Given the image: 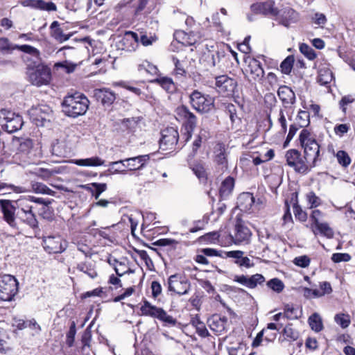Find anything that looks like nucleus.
I'll return each instance as SVG.
<instances>
[{"mask_svg": "<svg viewBox=\"0 0 355 355\" xmlns=\"http://www.w3.org/2000/svg\"><path fill=\"white\" fill-rule=\"evenodd\" d=\"M338 162L345 168H347L351 163V158L344 150H339L336 153Z\"/></svg>", "mask_w": 355, "mask_h": 355, "instance_id": "de8ad7c7", "label": "nucleus"}, {"mask_svg": "<svg viewBox=\"0 0 355 355\" xmlns=\"http://www.w3.org/2000/svg\"><path fill=\"white\" fill-rule=\"evenodd\" d=\"M332 73L329 70H320L318 77V82L321 85H326L332 80Z\"/></svg>", "mask_w": 355, "mask_h": 355, "instance_id": "a18cd8bd", "label": "nucleus"}, {"mask_svg": "<svg viewBox=\"0 0 355 355\" xmlns=\"http://www.w3.org/2000/svg\"><path fill=\"white\" fill-rule=\"evenodd\" d=\"M172 60L175 65V72L176 75L184 76L187 71L184 69V62L183 60H180L178 58L173 56Z\"/></svg>", "mask_w": 355, "mask_h": 355, "instance_id": "8fccbe9b", "label": "nucleus"}, {"mask_svg": "<svg viewBox=\"0 0 355 355\" xmlns=\"http://www.w3.org/2000/svg\"><path fill=\"white\" fill-rule=\"evenodd\" d=\"M246 73L248 80L253 83L261 81L264 76V71L261 63L256 59H251L249 61Z\"/></svg>", "mask_w": 355, "mask_h": 355, "instance_id": "dca6fc26", "label": "nucleus"}, {"mask_svg": "<svg viewBox=\"0 0 355 355\" xmlns=\"http://www.w3.org/2000/svg\"><path fill=\"white\" fill-rule=\"evenodd\" d=\"M310 261V259L306 255L297 257L293 260V263L296 266L302 268H306L309 266Z\"/></svg>", "mask_w": 355, "mask_h": 355, "instance_id": "680f3d73", "label": "nucleus"}, {"mask_svg": "<svg viewBox=\"0 0 355 355\" xmlns=\"http://www.w3.org/2000/svg\"><path fill=\"white\" fill-rule=\"evenodd\" d=\"M58 170H55L53 168H40L37 169L35 172L33 173L41 178L42 180L44 181H47L49 179H50L52 176H53L55 174L59 173Z\"/></svg>", "mask_w": 355, "mask_h": 355, "instance_id": "4c0bfd02", "label": "nucleus"}, {"mask_svg": "<svg viewBox=\"0 0 355 355\" xmlns=\"http://www.w3.org/2000/svg\"><path fill=\"white\" fill-rule=\"evenodd\" d=\"M190 103L193 109L201 113H207L214 107V100L195 90L190 94Z\"/></svg>", "mask_w": 355, "mask_h": 355, "instance_id": "6e6552de", "label": "nucleus"}, {"mask_svg": "<svg viewBox=\"0 0 355 355\" xmlns=\"http://www.w3.org/2000/svg\"><path fill=\"white\" fill-rule=\"evenodd\" d=\"M16 145H18L17 153L15 156L21 155L27 157L33 148V141L30 139L17 138L14 141Z\"/></svg>", "mask_w": 355, "mask_h": 355, "instance_id": "a878e982", "label": "nucleus"}, {"mask_svg": "<svg viewBox=\"0 0 355 355\" xmlns=\"http://www.w3.org/2000/svg\"><path fill=\"white\" fill-rule=\"evenodd\" d=\"M223 57V52L209 51L208 53L204 54L203 61L207 62V67H214L218 64L221 58Z\"/></svg>", "mask_w": 355, "mask_h": 355, "instance_id": "c756f323", "label": "nucleus"}, {"mask_svg": "<svg viewBox=\"0 0 355 355\" xmlns=\"http://www.w3.org/2000/svg\"><path fill=\"white\" fill-rule=\"evenodd\" d=\"M32 209L33 207H27V211H24V209H17L16 219L26 224L30 227L35 229L38 227V222Z\"/></svg>", "mask_w": 355, "mask_h": 355, "instance_id": "6ab92c4d", "label": "nucleus"}, {"mask_svg": "<svg viewBox=\"0 0 355 355\" xmlns=\"http://www.w3.org/2000/svg\"><path fill=\"white\" fill-rule=\"evenodd\" d=\"M334 320L342 328H347L350 324V317L348 314H336L334 317Z\"/></svg>", "mask_w": 355, "mask_h": 355, "instance_id": "3c124183", "label": "nucleus"}, {"mask_svg": "<svg viewBox=\"0 0 355 355\" xmlns=\"http://www.w3.org/2000/svg\"><path fill=\"white\" fill-rule=\"evenodd\" d=\"M324 214L319 209H313L310 214V229L315 236L318 234L327 239H332L334 236V230L327 222H323Z\"/></svg>", "mask_w": 355, "mask_h": 355, "instance_id": "7ed1b4c3", "label": "nucleus"}, {"mask_svg": "<svg viewBox=\"0 0 355 355\" xmlns=\"http://www.w3.org/2000/svg\"><path fill=\"white\" fill-rule=\"evenodd\" d=\"M309 115L307 112L300 111L297 115V120L302 121H299V125L300 127L306 126L309 124Z\"/></svg>", "mask_w": 355, "mask_h": 355, "instance_id": "69168bd1", "label": "nucleus"}, {"mask_svg": "<svg viewBox=\"0 0 355 355\" xmlns=\"http://www.w3.org/2000/svg\"><path fill=\"white\" fill-rule=\"evenodd\" d=\"M215 85L219 93L229 96L234 94L237 83L234 79L228 77L227 75H222L216 78Z\"/></svg>", "mask_w": 355, "mask_h": 355, "instance_id": "2eb2a0df", "label": "nucleus"}, {"mask_svg": "<svg viewBox=\"0 0 355 355\" xmlns=\"http://www.w3.org/2000/svg\"><path fill=\"white\" fill-rule=\"evenodd\" d=\"M94 95L104 105H110L116 99L115 94L106 88L95 89Z\"/></svg>", "mask_w": 355, "mask_h": 355, "instance_id": "b1692460", "label": "nucleus"}, {"mask_svg": "<svg viewBox=\"0 0 355 355\" xmlns=\"http://www.w3.org/2000/svg\"><path fill=\"white\" fill-rule=\"evenodd\" d=\"M31 186L32 191L37 194L49 195L52 196L55 194V191L51 190L42 182L31 181Z\"/></svg>", "mask_w": 355, "mask_h": 355, "instance_id": "f704fd0d", "label": "nucleus"}, {"mask_svg": "<svg viewBox=\"0 0 355 355\" xmlns=\"http://www.w3.org/2000/svg\"><path fill=\"white\" fill-rule=\"evenodd\" d=\"M43 247L49 254L61 253L65 249V246L62 245V239L58 236L44 237L43 239Z\"/></svg>", "mask_w": 355, "mask_h": 355, "instance_id": "f3484780", "label": "nucleus"}, {"mask_svg": "<svg viewBox=\"0 0 355 355\" xmlns=\"http://www.w3.org/2000/svg\"><path fill=\"white\" fill-rule=\"evenodd\" d=\"M215 162L220 166L221 170L227 168V153L224 145L218 144L215 150Z\"/></svg>", "mask_w": 355, "mask_h": 355, "instance_id": "cd10ccee", "label": "nucleus"}, {"mask_svg": "<svg viewBox=\"0 0 355 355\" xmlns=\"http://www.w3.org/2000/svg\"><path fill=\"white\" fill-rule=\"evenodd\" d=\"M294 61V57L288 55L280 64L282 72L284 74H289L293 69Z\"/></svg>", "mask_w": 355, "mask_h": 355, "instance_id": "c03bdc74", "label": "nucleus"}, {"mask_svg": "<svg viewBox=\"0 0 355 355\" xmlns=\"http://www.w3.org/2000/svg\"><path fill=\"white\" fill-rule=\"evenodd\" d=\"M18 281L11 275L0 276V300L11 301L18 293Z\"/></svg>", "mask_w": 355, "mask_h": 355, "instance_id": "20e7f679", "label": "nucleus"}, {"mask_svg": "<svg viewBox=\"0 0 355 355\" xmlns=\"http://www.w3.org/2000/svg\"><path fill=\"white\" fill-rule=\"evenodd\" d=\"M302 147L304 148V159L311 168L315 166L320 156V146L315 137L306 129H303L299 137Z\"/></svg>", "mask_w": 355, "mask_h": 355, "instance_id": "f03ea898", "label": "nucleus"}, {"mask_svg": "<svg viewBox=\"0 0 355 355\" xmlns=\"http://www.w3.org/2000/svg\"><path fill=\"white\" fill-rule=\"evenodd\" d=\"M350 259L351 256L348 253H334L331 256V260L335 263L347 262Z\"/></svg>", "mask_w": 355, "mask_h": 355, "instance_id": "052dcab7", "label": "nucleus"}, {"mask_svg": "<svg viewBox=\"0 0 355 355\" xmlns=\"http://www.w3.org/2000/svg\"><path fill=\"white\" fill-rule=\"evenodd\" d=\"M282 334L284 336V340L290 342L295 341L299 338V333L297 330L292 327L291 324L286 325L282 331Z\"/></svg>", "mask_w": 355, "mask_h": 355, "instance_id": "ea45409f", "label": "nucleus"}, {"mask_svg": "<svg viewBox=\"0 0 355 355\" xmlns=\"http://www.w3.org/2000/svg\"><path fill=\"white\" fill-rule=\"evenodd\" d=\"M76 269L86 274L91 279H95L98 276L95 264L89 261H85L78 263Z\"/></svg>", "mask_w": 355, "mask_h": 355, "instance_id": "c85d7f7f", "label": "nucleus"}, {"mask_svg": "<svg viewBox=\"0 0 355 355\" xmlns=\"http://www.w3.org/2000/svg\"><path fill=\"white\" fill-rule=\"evenodd\" d=\"M193 324L196 326V332L200 336L205 338L209 336V331L203 322L197 320L196 321H193Z\"/></svg>", "mask_w": 355, "mask_h": 355, "instance_id": "4d7b16f0", "label": "nucleus"}, {"mask_svg": "<svg viewBox=\"0 0 355 355\" xmlns=\"http://www.w3.org/2000/svg\"><path fill=\"white\" fill-rule=\"evenodd\" d=\"M299 311L297 308L293 305L286 304L284 306V315L286 318L290 320L297 319L299 317Z\"/></svg>", "mask_w": 355, "mask_h": 355, "instance_id": "603ef678", "label": "nucleus"}, {"mask_svg": "<svg viewBox=\"0 0 355 355\" xmlns=\"http://www.w3.org/2000/svg\"><path fill=\"white\" fill-rule=\"evenodd\" d=\"M76 333V324L72 322L69 330L67 334L66 343L69 347H72L75 340V336Z\"/></svg>", "mask_w": 355, "mask_h": 355, "instance_id": "13d9d810", "label": "nucleus"}, {"mask_svg": "<svg viewBox=\"0 0 355 355\" xmlns=\"http://www.w3.org/2000/svg\"><path fill=\"white\" fill-rule=\"evenodd\" d=\"M150 159L149 155H139L125 159L127 171H136L144 167L146 163Z\"/></svg>", "mask_w": 355, "mask_h": 355, "instance_id": "4be33fe9", "label": "nucleus"}, {"mask_svg": "<svg viewBox=\"0 0 355 355\" xmlns=\"http://www.w3.org/2000/svg\"><path fill=\"white\" fill-rule=\"evenodd\" d=\"M277 94L285 107L293 105L295 102V94L288 86H280L278 89Z\"/></svg>", "mask_w": 355, "mask_h": 355, "instance_id": "393cba45", "label": "nucleus"}, {"mask_svg": "<svg viewBox=\"0 0 355 355\" xmlns=\"http://www.w3.org/2000/svg\"><path fill=\"white\" fill-rule=\"evenodd\" d=\"M257 9L260 13L265 15L277 16L279 14L278 9L275 7V2L272 1H268L259 4Z\"/></svg>", "mask_w": 355, "mask_h": 355, "instance_id": "2f4dec72", "label": "nucleus"}, {"mask_svg": "<svg viewBox=\"0 0 355 355\" xmlns=\"http://www.w3.org/2000/svg\"><path fill=\"white\" fill-rule=\"evenodd\" d=\"M51 35L56 41L60 43L68 40L72 35V34H64L62 28H56L53 32H51Z\"/></svg>", "mask_w": 355, "mask_h": 355, "instance_id": "864d4df0", "label": "nucleus"}, {"mask_svg": "<svg viewBox=\"0 0 355 355\" xmlns=\"http://www.w3.org/2000/svg\"><path fill=\"white\" fill-rule=\"evenodd\" d=\"M0 205L5 220L13 227H17L15 207L9 200H0Z\"/></svg>", "mask_w": 355, "mask_h": 355, "instance_id": "a211bd4d", "label": "nucleus"}, {"mask_svg": "<svg viewBox=\"0 0 355 355\" xmlns=\"http://www.w3.org/2000/svg\"><path fill=\"white\" fill-rule=\"evenodd\" d=\"M0 122L3 128L10 133L20 130L24 123L19 114L6 109L0 110Z\"/></svg>", "mask_w": 355, "mask_h": 355, "instance_id": "39448f33", "label": "nucleus"}, {"mask_svg": "<svg viewBox=\"0 0 355 355\" xmlns=\"http://www.w3.org/2000/svg\"><path fill=\"white\" fill-rule=\"evenodd\" d=\"M248 287L250 288H254L258 284L263 283L265 278L261 274H255L250 277H248Z\"/></svg>", "mask_w": 355, "mask_h": 355, "instance_id": "09e8293b", "label": "nucleus"}, {"mask_svg": "<svg viewBox=\"0 0 355 355\" xmlns=\"http://www.w3.org/2000/svg\"><path fill=\"white\" fill-rule=\"evenodd\" d=\"M177 114L184 119V125L187 130L186 141H188L191 137L192 132L196 128V116L184 105L177 108Z\"/></svg>", "mask_w": 355, "mask_h": 355, "instance_id": "ddd939ff", "label": "nucleus"}, {"mask_svg": "<svg viewBox=\"0 0 355 355\" xmlns=\"http://www.w3.org/2000/svg\"><path fill=\"white\" fill-rule=\"evenodd\" d=\"M15 45L10 43L9 40L6 37H0V51H12L17 49L14 48Z\"/></svg>", "mask_w": 355, "mask_h": 355, "instance_id": "e2e57ef3", "label": "nucleus"}, {"mask_svg": "<svg viewBox=\"0 0 355 355\" xmlns=\"http://www.w3.org/2000/svg\"><path fill=\"white\" fill-rule=\"evenodd\" d=\"M306 200L309 205L310 209L319 207L322 204L320 198L316 196L313 191H309L306 194Z\"/></svg>", "mask_w": 355, "mask_h": 355, "instance_id": "a19ab883", "label": "nucleus"}, {"mask_svg": "<svg viewBox=\"0 0 355 355\" xmlns=\"http://www.w3.org/2000/svg\"><path fill=\"white\" fill-rule=\"evenodd\" d=\"M14 48H17V50H19L25 53L24 55H22L21 58L24 62L26 64L28 71L34 69L38 64H40V53L37 49L27 44H15Z\"/></svg>", "mask_w": 355, "mask_h": 355, "instance_id": "9d476101", "label": "nucleus"}, {"mask_svg": "<svg viewBox=\"0 0 355 355\" xmlns=\"http://www.w3.org/2000/svg\"><path fill=\"white\" fill-rule=\"evenodd\" d=\"M91 185L96 189L94 194L96 199H98L101 194L107 189V184L105 183L94 182Z\"/></svg>", "mask_w": 355, "mask_h": 355, "instance_id": "0e129e2a", "label": "nucleus"}, {"mask_svg": "<svg viewBox=\"0 0 355 355\" xmlns=\"http://www.w3.org/2000/svg\"><path fill=\"white\" fill-rule=\"evenodd\" d=\"M235 263L239 266H244L245 268H251L254 266V263L247 257H241L239 260H236Z\"/></svg>", "mask_w": 355, "mask_h": 355, "instance_id": "774afa93", "label": "nucleus"}, {"mask_svg": "<svg viewBox=\"0 0 355 355\" xmlns=\"http://www.w3.org/2000/svg\"><path fill=\"white\" fill-rule=\"evenodd\" d=\"M234 187V180L232 177H227L225 178L221 184L220 187V195L222 198H225L229 196L232 193Z\"/></svg>", "mask_w": 355, "mask_h": 355, "instance_id": "72a5a7b5", "label": "nucleus"}, {"mask_svg": "<svg viewBox=\"0 0 355 355\" xmlns=\"http://www.w3.org/2000/svg\"><path fill=\"white\" fill-rule=\"evenodd\" d=\"M51 110L46 105L33 107L29 111L31 119L37 126H44L51 120Z\"/></svg>", "mask_w": 355, "mask_h": 355, "instance_id": "9b49d317", "label": "nucleus"}, {"mask_svg": "<svg viewBox=\"0 0 355 355\" xmlns=\"http://www.w3.org/2000/svg\"><path fill=\"white\" fill-rule=\"evenodd\" d=\"M139 121V118L137 117H132L130 119H123L121 121V125L123 128L125 130L130 131V132H134L135 131L138 123Z\"/></svg>", "mask_w": 355, "mask_h": 355, "instance_id": "79ce46f5", "label": "nucleus"}, {"mask_svg": "<svg viewBox=\"0 0 355 355\" xmlns=\"http://www.w3.org/2000/svg\"><path fill=\"white\" fill-rule=\"evenodd\" d=\"M10 191H15L17 192H24L21 187H15L13 185L8 184L0 181V196L5 195L10 193Z\"/></svg>", "mask_w": 355, "mask_h": 355, "instance_id": "6e6d98bb", "label": "nucleus"}, {"mask_svg": "<svg viewBox=\"0 0 355 355\" xmlns=\"http://www.w3.org/2000/svg\"><path fill=\"white\" fill-rule=\"evenodd\" d=\"M178 244V241L172 239H161L156 241V245L159 246H168L171 245L175 248Z\"/></svg>", "mask_w": 355, "mask_h": 355, "instance_id": "338daca9", "label": "nucleus"}, {"mask_svg": "<svg viewBox=\"0 0 355 355\" xmlns=\"http://www.w3.org/2000/svg\"><path fill=\"white\" fill-rule=\"evenodd\" d=\"M227 318L225 316L220 317L215 315L208 320V324L211 330L216 334H222L227 330Z\"/></svg>", "mask_w": 355, "mask_h": 355, "instance_id": "412c9836", "label": "nucleus"}, {"mask_svg": "<svg viewBox=\"0 0 355 355\" xmlns=\"http://www.w3.org/2000/svg\"><path fill=\"white\" fill-rule=\"evenodd\" d=\"M28 76L29 81L37 87L49 84L51 76L50 69L43 64L28 71Z\"/></svg>", "mask_w": 355, "mask_h": 355, "instance_id": "1a4fd4ad", "label": "nucleus"}, {"mask_svg": "<svg viewBox=\"0 0 355 355\" xmlns=\"http://www.w3.org/2000/svg\"><path fill=\"white\" fill-rule=\"evenodd\" d=\"M89 101L83 94L75 93L64 97L62 111L65 115L76 118L85 114L89 108Z\"/></svg>", "mask_w": 355, "mask_h": 355, "instance_id": "f257e3e1", "label": "nucleus"}, {"mask_svg": "<svg viewBox=\"0 0 355 355\" xmlns=\"http://www.w3.org/2000/svg\"><path fill=\"white\" fill-rule=\"evenodd\" d=\"M72 163L79 166L96 167L105 164V160L98 156L85 159H76L71 161Z\"/></svg>", "mask_w": 355, "mask_h": 355, "instance_id": "bb28decb", "label": "nucleus"}, {"mask_svg": "<svg viewBox=\"0 0 355 355\" xmlns=\"http://www.w3.org/2000/svg\"><path fill=\"white\" fill-rule=\"evenodd\" d=\"M281 17L282 24L288 27L290 24L297 20V13L293 9L286 8L282 11Z\"/></svg>", "mask_w": 355, "mask_h": 355, "instance_id": "7c9ffc66", "label": "nucleus"}, {"mask_svg": "<svg viewBox=\"0 0 355 355\" xmlns=\"http://www.w3.org/2000/svg\"><path fill=\"white\" fill-rule=\"evenodd\" d=\"M251 237V232L248 227L244 225L241 220H238L235 225V233L233 237L236 244L247 243Z\"/></svg>", "mask_w": 355, "mask_h": 355, "instance_id": "aec40b11", "label": "nucleus"}, {"mask_svg": "<svg viewBox=\"0 0 355 355\" xmlns=\"http://www.w3.org/2000/svg\"><path fill=\"white\" fill-rule=\"evenodd\" d=\"M287 164L293 167L295 171L300 173H307L311 169L304 157H302L300 151L295 149H291L286 152L285 155Z\"/></svg>", "mask_w": 355, "mask_h": 355, "instance_id": "0eeeda50", "label": "nucleus"}, {"mask_svg": "<svg viewBox=\"0 0 355 355\" xmlns=\"http://www.w3.org/2000/svg\"><path fill=\"white\" fill-rule=\"evenodd\" d=\"M168 288L180 295L188 293L190 284L185 277L175 274L171 275L168 279Z\"/></svg>", "mask_w": 355, "mask_h": 355, "instance_id": "f8f14e48", "label": "nucleus"}, {"mask_svg": "<svg viewBox=\"0 0 355 355\" xmlns=\"http://www.w3.org/2000/svg\"><path fill=\"white\" fill-rule=\"evenodd\" d=\"M152 83H157L167 92H173L175 89V85L173 80L168 77H160L152 80Z\"/></svg>", "mask_w": 355, "mask_h": 355, "instance_id": "c9c22d12", "label": "nucleus"}, {"mask_svg": "<svg viewBox=\"0 0 355 355\" xmlns=\"http://www.w3.org/2000/svg\"><path fill=\"white\" fill-rule=\"evenodd\" d=\"M293 213L299 220L304 222L307 220V214L298 205L293 206Z\"/></svg>", "mask_w": 355, "mask_h": 355, "instance_id": "bf43d9fd", "label": "nucleus"}, {"mask_svg": "<svg viewBox=\"0 0 355 355\" xmlns=\"http://www.w3.org/2000/svg\"><path fill=\"white\" fill-rule=\"evenodd\" d=\"M226 112L229 114L230 119L232 125H239L241 122V119L236 112V107L233 104H228L226 106Z\"/></svg>", "mask_w": 355, "mask_h": 355, "instance_id": "37998d69", "label": "nucleus"}, {"mask_svg": "<svg viewBox=\"0 0 355 355\" xmlns=\"http://www.w3.org/2000/svg\"><path fill=\"white\" fill-rule=\"evenodd\" d=\"M254 202L253 196L250 193H243L238 198V206L241 210L248 211Z\"/></svg>", "mask_w": 355, "mask_h": 355, "instance_id": "473e14b6", "label": "nucleus"}, {"mask_svg": "<svg viewBox=\"0 0 355 355\" xmlns=\"http://www.w3.org/2000/svg\"><path fill=\"white\" fill-rule=\"evenodd\" d=\"M21 5L35 9L46 11H56L57 6L53 2H46L43 0H24Z\"/></svg>", "mask_w": 355, "mask_h": 355, "instance_id": "5701e85b", "label": "nucleus"}, {"mask_svg": "<svg viewBox=\"0 0 355 355\" xmlns=\"http://www.w3.org/2000/svg\"><path fill=\"white\" fill-rule=\"evenodd\" d=\"M309 324L311 329L320 332L323 329L322 321L318 313H315L309 318Z\"/></svg>", "mask_w": 355, "mask_h": 355, "instance_id": "58836bf2", "label": "nucleus"}, {"mask_svg": "<svg viewBox=\"0 0 355 355\" xmlns=\"http://www.w3.org/2000/svg\"><path fill=\"white\" fill-rule=\"evenodd\" d=\"M142 315L157 318L165 323V325L175 326L177 320L168 315L162 308L152 305L149 302L145 301L141 307Z\"/></svg>", "mask_w": 355, "mask_h": 355, "instance_id": "423d86ee", "label": "nucleus"}, {"mask_svg": "<svg viewBox=\"0 0 355 355\" xmlns=\"http://www.w3.org/2000/svg\"><path fill=\"white\" fill-rule=\"evenodd\" d=\"M125 165L124 159L110 162L108 172L112 174H126L127 169H125Z\"/></svg>", "mask_w": 355, "mask_h": 355, "instance_id": "e433bc0d", "label": "nucleus"}, {"mask_svg": "<svg viewBox=\"0 0 355 355\" xmlns=\"http://www.w3.org/2000/svg\"><path fill=\"white\" fill-rule=\"evenodd\" d=\"M300 52L309 60H313L315 58L316 54L314 49L306 44H302L300 46Z\"/></svg>", "mask_w": 355, "mask_h": 355, "instance_id": "49530a36", "label": "nucleus"}, {"mask_svg": "<svg viewBox=\"0 0 355 355\" xmlns=\"http://www.w3.org/2000/svg\"><path fill=\"white\" fill-rule=\"evenodd\" d=\"M178 130L173 127H168L162 131L159 147L163 150L172 149L178 141Z\"/></svg>", "mask_w": 355, "mask_h": 355, "instance_id": "4468645a", "label": "nucleus"}, {"mask_svg": "<svg viewBox=\"0 0 355 355\" xmlns=\"http://www.w3.org/2000/svg\"><path fill=\"white\" fill-rule=\"evenodd\" d=\"M267 286L277 293H280L284 288V283L277 278H274L268 282Z\"/></svg>", "mask_w": 355, "mask_h": 355, "instance_id": "5fc2aeb1", "label": "nucleus"}]
</instances>
